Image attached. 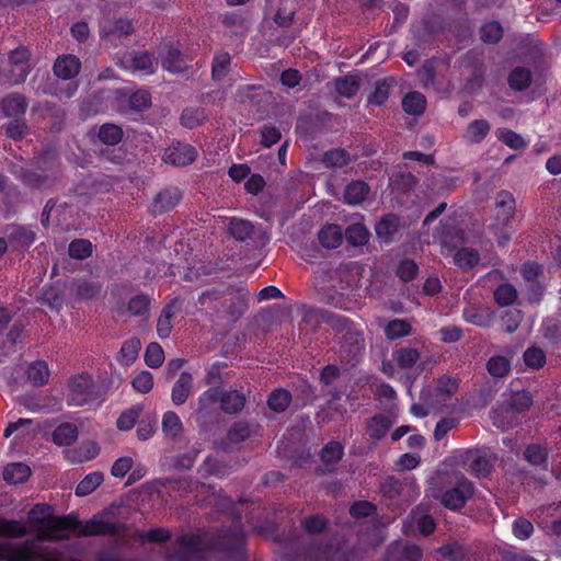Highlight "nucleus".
Listing matches in <instances>:
<instances>
[{
  "mask_svg": "<svg viewBox=\"0 0 561 561\" xmlns=\"http://www.w3.org/2000/svg\"><path fill=\"white\" fill-rule=\"evenodd\" d=\"M319 316L321 321L340 336L337 356L342 367L345 369L356 367L365 352V337L359 324L329 310L319 311Z\"/></svg>",
  "mask_w": 561,
  "mask_h": 561,
  "instance_id": "nucleus-1",
  "label": "nucleus"
},
{
  "mask_svg": "<svg viewBox=\"0 0 561 561\" xmlns=\"http://www.w3.org/2000/svg\"><path fill=\"white\" fill-rule=\"evenodd\" d=\"M27 522L37 528L36 540L57 542L68 539L61 535L67 529H76L79 518L76 514L55 515V508L48 503H36L27 513Z\"/></svg>",
  "mask_w": 561,
  "mask_h": 561,
  "instance_id": "nucleus-2",
  "label": "nucleus"
},
{
  "mask_svg": "<svg viewBox=\"0 0 561 561\" xmlns=\"http://www.w3.org/2000/svg\"><path fill=\"white\" fill-rule=\"evenodd\" d=\"M198 304L208 306L221 317H228L231 321L240 319L248 308V297L245 294H238L231 298H225L217 288L203 291L198 297Z\"/></svg>",
  "mask_w": 561,
  "mask_h": 561,
  "instance_id": "nucleus-3",
  "label": "nucleus"
},
{
  "mask_svg": "<svg viewBox=\"0 0 561 561\" xmlns=\"http://www.w3.org/2000/svg\"><path fill=\"white\" fill-rule=\"evenodd\" d=\"M36 539L19 542H0V560L4 561H51Z\"/></svg>",
  "mask_w": 561,
  "mask_h": 561,
  "instance_id": "nucleus-4",
  "label": "nucleus"
},
{
  "mask_svg": "<svg viewBox=\"0 0 561 561\" xmlns=\"http://www.w3.org/2000/svg\"><path fill=\"white\" fill-rule=\"evenodd\" d=\"M69 394L68 404L73 407H83L102 402L101 388L89 374H80L72 377L68 383Z\"/></svg>",
  "mask_w": 561,
  "mask_h": 561,
  "instance_id": "nucleus-5",
  "label": "nucleus"
},
{
  "mask_svg": "<svg viewBox=\"0 0 561 561\" xmlns=\"http://www.w3.org/2000/svg\"><path fill=\"white\" fill-rule=\"evenodd\" d=\"M302 557L308 561H350L351 556L345 542L335 543L330 540H312L302 549Z\"/></svg>",
  "mask_w": 561,
  "mask_h": 561,
  "instance_id": "nucleus-6",
  "label": "nucleus"
},
{
  "mask_svg": "<svg viewBox=\"0 0 561 561\" xmlns=\"http://www.w3.org/2000/svg\"><path fill=\"white\" fill-rule=\"evenodd\" d=\"M244 545V534L240 527H222L206 541V549L217 552H237Z\"/></svg>",
  "mask_w": 561,
  "mask_h": 561,
  "instance_id": "nucleus-7",
  "label": "nucleus"
},
{
  "mask_svg": "<svg viewBox=\"0 0 561 561\" xmlns=\"http://www.w3.org/2000/svg\"><path fill=\"white\" fill-rule=\"evenodd\" d=\"M31 53L25 46H19L10 51L8 59L7 77L13 84H21L25 81L31 71Z\"/></svg>",
  "mask_w": 561,
  "mask_h": 561,
  "instance_id": "nucleus-8",
  "label": "nucleus"
},
{
  "mask_svg": "<svg viewBox=\"0 0 561 561\" xmlns=\"http://www.w3.org/2000/svg\"><path fill=\"white\" fill-rule=\"evenodd\" d=\"M198 157L197 149L187 142L172 141L162 154V160L170 165L182 168L191 165Z\"/></svg>",
  "mask_w": 561,
  "mask_h": 561,
  "instance_id": "nucleus-9",
  "label": "nucleus"
},
{
  "mask_svg": "<svg viewBox=\"0 0 561 561\" xmlns=\"http://www.w3.org/2000/svg\"><path fill=\"white\" fill-rule=\"evenodd\" d=\"M474 493V485L467 478H461L457 483L446 490L440 497V503L451 510L460 511Z\"/></svg>",
  "mask_w": 561,
  "mask_h": 561,
  "instance_id": "nucleus-10",
  "label": "nucleus"
},
{
  "mask_svg": "<svg viewBox=\"0 0 561 561\" xmlns=\"http://www.w3.org/2000/svg\"><path fill=\"white\" fill-rule=\"evenodd\" d=\"M77 534L80 537H89V536H115L119 531V527L117 523L104 520L96 516H93L84 524L79 519V525L76 529H68Z\"/></svg>",
  "mask_w": 561,
  "mask_h": 561,
  "instance_id": "nucleus-11",
  "label": "nucleus"
},
{
  "mask_svg": "<svg viewBox=\"0 0 561 561\" xmlns=\"http://www.w3.org/2000/svg\"><path fill=\"white\" fill-rule=\"evenodd\" d=\"M182 191L176 186H168L161 190L154 197L150 206L153 216L162 215L173 210L182 201Z\"/></svg>",
  "mask_w": 561,
  "mask_h": 561,
  "instance_id": "nucleus-12",
  "label": "nucleus"
},
{
  "mask_svg": "<svg viewBox=\"0 0 561 561\" xmlns=\"http://www.w3.org/2000/svg\"><path fill=\"white\" fill-rule=\"evenodd\" d=\"M4 234L8 247L13 250H26L36 239V233L31 227L15 224L8 226Z\"/></svg>",
  "mask_w": 561,
  "mask_h": 561,
  "instance_id": "nucleus-13",
  "label": "nucleus"
},
{
  "mask_svg": "<svg viewBox=\"0 0 561 561\" xmlns=\"http://www.w3.org/2000/svg\"><path fill=\"white\" fill-rule=\"evenodd\" d=\"M28 102L24 94L11 92L0 100V113L5 118H25Z\"/></svg>",
  "mask_w": 561,
  "mask_h": 561,
  "instance_id": "nucleus-14",
  "label": "nucleus"
},
{
  "mask_svg": "<svg viewBox=\"0 0 561 561\" xmlns=\"http://www.w3.org/2000/svg\"><path fill=\"white\" fill-rule=\"evenodd\" d=\"M151 297L146 293H138L130 297L127 304H116L114 310L119 316L146 317L151 306Z\"/></svg>",
  "mask_w": 561,
  "mask_h": 561,
  "instance_id": "nucleus-15",
  "label": "nucleus"
},
{
  "mask_svg": "<svg viewBox=\"0 0 561 561\" xmlns=\"http://www.w3.org/2000/svg\"><path fill=\"white\" fill-rule=\"evenodd\" d=\"M515 198L508 191H500L495 198L494 226L506 228L515 214Z\"/></svg>",
  "mask_w": 561,
  "mask_h": 561,
  "instance_id": "nucleus-16",
  "label": "nucleus"
},
{
  "mask_svg": "<svg viewBox=\"0 0 561 561\" xmlns=\"http://www.w3.org/2000/svg\"><path fill=\"white\" fill-rule=\"evenodd\" d=\"M134 30V23L130 19L107 20L100 25V36L102 39L113 42L130 35Z\"/></svg>",
  "mask_w": 561,
  "mask_h": 561,
  "instance_id": "nucleus-17",
  "label": "nucleus"
},
{
  "mask_svg": "<svg viewBox=\"0 0 561 561\" xmlns=\"http://www.w3.org/2000/svg\"><path fill=\"white\" fill-rule=\"evenodd\" d=\"M182 299L175 297L162 308L157 321V334L160 339H168L173 328V318L182 308Z\"/></svg>",
  "mask_w": 561,
  "mask_h": 561,
  "instance_id": "nucleus-18",
  "label": "nucleus"
},
{
  "mask_svg": "<svg viewBox=\"0 0 561 561\" xmlns=\"http://www.w3.org/2000/svg\"><path fill=\"white\" fill-rule=\"evenodd\" d=\"M401 228V220L397 214L383 215L375 225V232L380 242L390 244Z\"/></svg>",
  "mask_w": 561,
  "mask_h": 561,
  "instance_id": "nucleus-19",
  "label": "nucleus"
},
{
  "mask_svg": "<svg viewBox=\"0 0 561 561\" xmlns=\"http://www.w3.org/2000/svg\"><path fill=\"white\" fill-rule=\"evenodd\" d=\"M81 69V61L75 55L59 56L53 67L54 75L61 80H71L76 78Z\"/></svg>",
  "mask_w": 561,
  "mask_h": 561,
  "instance_id": "nucleus-20",
  "label": "nucleus"
},
{
  "mask_svg": "<svg viewBox=\"0 0 561 561\" xmlns=\"http://www.w3.org/2000/svg\"><path fill=\"white\" fill-rule=\"evenodd\" d=\"M423 557L422 549L416 545L399 543L390 545L386 551L385 561H421Z\"/></svg>",
  "mask_w": 561,
  "mask_h": 561,
  "instance_id": "nucleus-21",
  "label": "nucleus"
},
{
  "mask_svg": "<svg viewBox=\"0 0 561 561\" xmlns=\"http://www.w3.org/2000/svg\"><path fill=\"white\" fill-rule=\"evenodd\" d=\"M162 68L172 73L184 71L186 62L181 49L173 45L167 44L161 60Z\"/></svg>",
  "mask_w": 561,
  "mask_h": 561,
  "instance_id": "nucleus-22",
  "label": "nucleus"
},
{
  "mask_svg": "<svg viewBox=\"0 0 561 561\" xmlns=\"http://www.w3.org/2000/svg\"><path fill=\"white\" fill-rule=\"evenodd\" d=\"M370 193L369 185L362 180L351 181L344 188L343 202L347 205L362 204Z\"/></svg>",
  "mask_w": 561,
  "mask_h": 561,
  "instance_id": "nucleus-23",
  "label": "nucleus"
},
{
  "mask_svg": "<svg viewBox=\"0 0 561 561\" xmlns=\"http://www.w3.org/2000/svg\"><path fill=\"white\" fill-rule=\"evenodd\" d=\"M392 425L393 422L389 416L378 413L367 421L366 432L374 442H379L387 435Z\"/></svg>",
  "mask_w": 561,
  "mask_h": 561,
  "instance_id": "nucleus-24",
  "label": "nucleus"
},
{
  "mask_svg": "<svg viewBox=\"0 0 561 561\" xmlns=\"http://www.w3.org/2000/svg\"><path fill=\"white\" fill-rule=\"evenodd\" d=\"M227 232L234 240L247 242L253 239L255 230L250 220L232 217L229 220Z\"/></svg>",
  "mask_w": 561,
  "mask_h": 561,
  "instance_id": "nucleus-25",
  "label": "nucleus"
},
{
  "mask_svg": "<svg viewBox=\"0 0 561 561\" xmlns=\"http://www.w3.org/2000/svg\"><path fill=\"white\" fill-rule=\"evenodd\" d=\"M197 471L204 479L210 477L224 479L231 472V467L222 460L208 456L198 467Z\"/></svg>",
  "mask_w": 561,
  "mask_h": 561,
  "instance_id": "nucleus-26",
  "label": "nucleus"
},
{
  "mask_svg": "<svg viewBox=\"0 0 561 561\" xmlns=\"http://www.w3.org/2000/svg\"><path fill=\"white\" fill-rule=\"evenodd\" d=\"M245 402V394L242 391L222 390L220 409L226 414H238L243 410Z\"/></svg>",
  "mask_w": 561,
  "mask_h": 561,
  "instance_id": "nucleus-27",
  "label": "nucleus"
},
{
  "mask_svg": "<svg viewBox=\"0 0 561 561\" xmlns=\"http://www.w3.org/2000/svg\"><path fill=\"white\" fill-rule=\"evenodd\" d=\"M193 388V376L187 373H181L179 379L175 381L171 392V400L174 405H182L188 399Z\"/></svg>",
  "mask_w": 561,
  "mask_h": 561,
  "instance_id": "nucleus-28",
  "label": "nucleus"
},
{
  "mask_svg": "<svg viewBox=\"0 0 561 561\" xmlns=\"http://www.w3.org/2000/svg\"><path fill=\"white\" fill-rule=\"evenodd\" d=\"M123 62L134 71H142L147 75L153 72L154 59L149 51H133Z\"/></svg>",
  "mask_w": 561,
  "mask_h": 561,
  "instance_id": "nucleus-29",
  "label": "nucleus"
},
{
  "mask_svg": "<svg viewBox=\"0 0 561 561\" xmlns=\"http://www.w3.org/2000/svg\"><path fill=\"white\" fill-rule=\"evenodd\" d=\"M333 83L336 93L345 99H353L360 88V79L356 75L336 77Z\"/></svg>",
  "mask_w": 561,
  "mask_h": 561,
  "instance_id": "nucleus-30",
  "label": "nucleus"
},
{
  "mask_svg": "<svg viewBox=\"0 0 561 561\" xmlns=\"http://www.w3.org/2000/svg\"><path fill=\"white\" fill-rule=\"evenodd\" d=\"M79 431L73 423H61L59 424L51 434L53 442L58 446H70L77 440Z\"/></svg>",
  "mask_w": 561,
  "mask_h": 561,
  "instance_id": "nucleus-31",
  "label": "nucleus"
},
{
  "mask_svg": "<svg viewBox=\"0 0 561 561\" xmlns=\"http://www.w3.org/2000/svg\"><path fill=\"white\" fill-rule=\"evenodd\" d=\"M344 456V446L342 443L336 440H331L325 444L319 453L320 460L327 466L328 470L330 466L334 468V466L343 458Z\"/></svg>",
  "mask_w": 561,
  "mask_h": 561,
  "instance_id": "nucleus-32",
  "label": "nucleus"
},
{
  "mask_svg": "<svg viewBox=\"0 0 561 561\" xmlns=\"http://www.w3.org/2000/svg\"><path fill=\"white\" fill-rule=\"evenodd\" d=\"M387 340L396 341L412 334V324L407 319H392L383 328Z\"/></svg>",
  "mask_w": 561,
  "mask_h": 561,
  "instance_id": "nucleus-33",
  "label": "nucleus"
},
{
  "mask_svg": "<svg viewBox=\"0 0 561 561\" xmlns=\"http://www.w3.org/2000/svg\"><path fill=\"white\" fill-rule=\"evenodd\" d=\"M524 459L534 467L547 469L548 449L541 444H529L524 450Z\"/></svg>",
  "mask_w": 561,
  "mask_h": 561,
  "instance_id": "nucleus-34",
  "label": "nucleus"
},
{
  "mask_svg": "<svg viewBox=\"0 0 561 561\" xmlns=\"http://www.w3.org/2000/svg\"><path fill=\"white\" fill-rule=\"evenodd\" d=\"M3 480L11 484L25 482L31 476V469L22 462L9 463L3 469Z\"/></svg>",
  "mask_w": 561,
  "mask_h": 561,
  "instance_id": "nucleus-35",
  "label": "nucleus"
},
{
  "mask_svg": "<svg viewBox=\"0 0 561 561\" xmlns=\"http://www.w3.org/2000/svg\"><path fill=\"white\" fill-rule=\"evenodd\" d=\"M291 400L293 396L289 390L276 388L268 394L267 407L276 413H283L289 408Z\"/></svg>",
  "mask_w": 561,
  "mask_h": 561,
  "instance_id": "nucleus-36",
  "label": "nucleus"
},
{
  "mask_svg": "<svg viewBox=\"0 0 561 561\" xmlns=\"http://www.w3.org/2000/svg\"><path fill=\"white\" fill-rule=\"evenodd\" d=\"M508 85L514 91H525L533 82V75L525 67H515L508 75Z\"/></svg>",
  "mask_w": 561,
  "mask_h": 561,
  "instance_id": "nucleus-37",
  "label": "nucleus"
},
{
  "mask_svg": "<svg viewBox=\"0 0 561 561\" xmlns=\"http://www.w3.org/2000/svg\"><path fill=\"white\" fill-rule=\"evenodd\" d=\"M102 290L100 282L81 280L72 285V293L77 300L87 301L95 298Z\"/></svg>",
  "mask_w": 561,
  "mask_h": 561,
  "instance_id": "nucleus-38",
  "label": "nucleus"
},
{
  "mask_svg": "<svg viewBox=\"0 0 561 561\" xmlns=\"http://www.w3.org/2000/svg\"><path fill=\"white\" fill-rule=\"evenodd\" d=\"M96 136L100 142L106 146H115L122 141L124 131L122 127L116 124L105 123L99 127Z\"/></svg>",
  "mask_w": 561,
  "mask_h": 561,
  "instance_id": "nucleus-39",
  "label": "nucleus"
},
{
  "mask_svg": "<svg viewBox=\"0 0 561 561\" xmlns=\"http://www.w3.org/2000/svg\"><path fill=\"white\" fill-rule=\"evenodd\" d=\"M141 348L140 340L137 337H130L126 340L118 352L117 360L123 366H130L137 358L138 353Z\"/></svg>",
  "mask_w": 561,
  "mask_h": 561,
  "instance_id": "nucleus-40",
  "label": "nucleus"
},
{
  "mask_svg": "<svg viewBox=\"0 0 561 561\" xmlns=\"http://www.w3.org/2000/svg\"><path fill=\"white\" fill-rule=\"evenodd\" d=\"M402 108L407 114L421 115L426 110V99L417 91H411L402 99Z\"/></svg>",
  "mask_w": 561,
  "mask_h": 561,
  "instance_id": "nucleus-41",
  "label": "nucleus"
},
{
  "mask_svg": "<svg viewBox=\"0 0 561 561\" xmlns=\"http://www.w3.org/2000/svg\"><path fill=\"white\" fill-rule=\"evenodd\" d=\"M491 125L486 119L472 121L465 133V138L471 144H480L489 135Z\"/></svg>",
  "mask_w": 561,
  "mask_h": 561,
  "instance_id": "nucleus-42",
  "label": "nucleus"
},
{
  "mask_svg": "<svg viewBox=\"0 0 561 561\" xmlns=\"http://www.w3.org/2000/svg\"><path fill=\"white\" fill-rule=\"evenodd\" d=\"M318 238L322 247L327 249H336L342 243L343 234L337 225H328L321 228Z\"/></svg>",
  "mask_w": 561,
  "mask_h": 561,
  "instance_id": "nucleus-43",
  "label": "nucleus"
},
{
  "mask_svg": "<svg viewBox=\"0 0 561 561\" xmlns=\"http://www.w3.org/2000/svg\"><path fill=\"white\" fill-rule=\"evenodd\" d=\"M421 358L420 352L410 346H403L393 352V359L401 369H411Z\"/></svg>",
  "mask_w": 561,
  "mask_h": 561,
  "instance_id": "nucleus-44",
  "label": "nucleus"
},
{
  "mask_svg": "<svg viewBox=\"0 0 561 561\" xmlns=\"http://www.w3.org/2000/svg\"><path fill=\"white\" fill-rule=\"evenodd\" d=\"M391 85L392 80L389 78L376 81L374 90L367 96L368 104L375 106L383 105L389 98Z\"/></svg>",
  "mask_w": 561,
  "mask_h": 561,
  "instance_id": "nucleus-45",
  "label": "nucleus"
},
{
  "mask_svg": "<svg viewBox=\"0 0 561 561\" xmlns=\"http://www.w3.org/2000/svg\"><path fill=\"white\" fill-rule=\"evenodd\" d=\"M222 389L219 387H213L204 391L197 401V413L206 415L213 409V407L221 400Z\"/></svg>",
  "mask_w": 561,
  "mask_h": 561,
  "instance_id": "nucleus-46",
  "label": "nucleus"
},
{
  "mask_svg": "<svg viewBox=\"0 0 561 561\" xmlns=\"http://www.w3.org/2000/svg\"><path fill=\"white\" fill-rule=\"evenodd\" d=\"M321 161L327 168H343L351 162V156L343 148H334L325 151Z\"/></svg>",
  "mask_w": 561,
  "mask_h": 561,
  "instance_id": "nucleus-47",
  "label": "nucleus"
},
{
  "mask_svg": "<svg viewBox=\"0 0 561 561\" xmlns=\"http://www.w3.org/2000/svg\"><path fill=\"white\" fill-rule=\"evenodd\" d=\"M479 252L467 247L460 248L454 255L455 264L463 271L473 268L479 263Z\"/></svg>",
  "mask_w": 561,
  "mask_h": 561,
  "instance_id": "nucleus-48",
  "label": "nucleus"
},
{
  "mask_svg": "<svg viewBox=\"0 0 561 561\" xmlns=\"http://www.w3.org/2000/svg\"><path fill=\"white\" fill-rule=\"evenodd\" d=\"M27 534L28 529L21 520L0 517V537L22 538Z\"/></svg>",
  "mask_w": 561,
  "mask_h": 561,
  "instance_id": "nucleus-49",
  "label": "nucleus"
},
{
  "mask_svg": "<svg viewBox=\"0 0 561 561\" xmlns=\"http://www.w3.org/2000/svg\"><path fill=\"white\" fill-rule=\"evenodd\" d=\"M176 542L184 549H186L191 557L201 558L202 553L208 551L206 545H202L201 536L196 534H185L178 537Z\"/></svg>",
  "mask_w": 561,
  "mask_h": 561,
  "instance_id": "nucleus-50",
  "label": "nucleus"
},
{
  "mask_svg": "<svg viewBox=\"0 0 561 561\" xmlns=\"http://www.w3.org/2000/svg\"><path fill=\"white\" fill-rule=\"evenodd\" d=\"M231 57L227 51H220L215 55L211 64V79L221 81L229 72Z\"/></svg>",
  "mask_w": 561,
  "mask_h": 561,
  "instance_id": "nucleus-51",
  "label": "nucleus"
},
{
  "mask_svg": "<svg viewBox=\"0 0 561 561\" xmlns=\"http://www.w3.org/2000/svg\"><path fill=\"white\" fill-rule=\"evenodd\" d=\"M503 27L497 21H489L480 27V39L486 44H497L503 37Z\"/></svg>",
  "mask_w": 561,
  "mask_h": 561,
  "instance_id": "nucleus-52",
  "label": "nucleus"
},
{
  "mask_svg": "<svg viewBox=\"0 0 561 561\" xmlns=\"http://www.w3.org/2000/svg\"><path fill=\"white\" fill-rule=\"evenodd\" d=\"M27 379L34 385V386H44L47 383L49 378V369L45 362L43 360H36L32 363L27 368Z\"/></svg>",
  "mask_w": 561,
  "mask_h": 561,
  "instance_id": "nucleus-53",
  "label": "nucleus"
},
{
  "mask_svg": "<svg viewBox=\"0 0 561 561\" xmlns=\"http://www.w3.org/2000/svg\"><path fill=\"white\" fill-rule=\"evenodd\" d=\"M104 480L103 473L94 471L87 474L76 486V495L87 496L91 494Z\"/></svg>",
  "mask_w": 561,
  "mask_h": 561,
  "instance_id": "nucleus-54",
  "label": "nucleus"
},
{
  "mask_svg": "<svg viewBox=\"0 0 561 561\" xmlns=\"http://www.w3.org/2000/svg\"><path fill=\"white\" fill-rule=\"evenodd\" d=\"M329 526V519L320 514H311L301 520L302 529L310 535L322 534Z\"/></svg>",
  "mask_w": 561,
  "mask_h": 561,
  "instance_id": "nucleus-55",
  "label": "nucleus"
},
{
  "mask_svg": "<svg viewBox=\"0 0 561 561\" xmlns=\"http://www.w3.org/2000/svg\"><path fill=\"white\" fill-rule=\"evenodd\" d=\"M462 318L467 323L481 328H488L491 324V316L477 307H467L462 311Z\"/></svg>",
  "mask_w": 561,
  "mask_h": 561,
  "instance_id": "nucleus-56",
  "label": "nucleus"
},
{
  "mask_svg": "<svg viewBox=\"0 0 561 561\" xmlns=\"http://www.w3.org/2000/svg\"><path fill=\"white\" fill-rule=\"evenodd\" d=\"M493 296L499 306H511L517 299V290L512 284L503 283L496 287Z\"/></svg>",
  "mask_w": 561,
  "mask_h": 561,
  "instance_id": "nucleus-57",
  "label": "nucleus"
},
{
  "mask_svg": "<svg viewBox=\"0 0 561 561\" xmlns=\"http://www.w3.org/2000/svg\"><path fill=\"white\" fill-rule=\"evenodd\" d=\"M162 431L167 436L179 437L183 432V424L180 416L173 412L168 411L162 417Z\"/></svg>",
  "mask_w": 561,
  "mask_h": 561,
  "instance_id": "nucleus-58",
  "label": "nucleus"
},
{
  "mask_svg": "<svg viewBox=\"0 0 561 561\" xmlns=\"http://www.w3.org/2000/svg\"><path fill=\"white\" fill-rule=\"evenodd\" d=\"M495 134L499 140H501L511 149L523 150L527 147V142L524 140V138L512 129L499 128Z\"/></svg>",
  "mask_w": 561,
  "mask_h": 561,
  "instance_id": "nucleus-59",
  "label": "nucleus"
},
{
  "mask_svg": "<svg viewBox=\"0 0 561 561\" xmlns=\"http://www.w3.org/2000/svg\"><path fill=\"white\" fill-rule=\"evenodd\" d=\"M523 359L527 368L537 370L545 366L547 357L540 347L530 346L524 352Z\"/></svg>",
  "mask_w": 561,
  "mask_h": 561,
  "instance_id": "nucleus-60",
  "label": "nucleus"
},
{
  "mask_svg": "<svg viewBox=\"0 0 561 561\" xmlns=\"http://www.w3.org/2000/svg\"><path fill=\"white\" fill-rule=\"evenodd\" d=\"M93 245L88 239H75L69 243V256L76 260H84L92 255Z\"/></svg>",
  "mask_w": 561,
  "mask_h": 561,
  "instance_id": "nucleus-61",
  "label": "nucleus"
},
{
  "mask_svg": "<svg viewBox=\"0 0 561 561\" xmlns=\"http://www.w3.org/2000/svg\"><path fill=\"white\" fill-rule=\"evenodd\" d=\"M368 230L362 224H353L345 230V239L354 247L364 245L368 241Z\"/></svg>",
  "mask_w": 561,
  "mask_h": 561,
  "instance_id": "nucleus-62",
  "label": "nucleus"
},
{
  "mask_svg": "<svg viewBox=\"0 0 561 561\" xmlns=\"http://www.w3.org/2000/svg\"><path fill=\"white\" fill-rule=\"evenodd\" d=\"M488 371L493 377H505L511 371V362L502 355L492 356L486 363Z\"/></svg>",
  "mask_w": 561,
  "mask_h": 561,
  "instance_id": "nucleus-63",
  "label": "nucleus"
},
{
  "mask_svg": "<svg viewBox=\"0 0 561 561\" xmlns=\"http://www.w3.org/2000/svg\"><path fill=\"white\" fill-rule=\"evenodd\" d=\"M531 405L533 396L526 390L514 392L508 401L510 410L517 413L528 411Z\"/></svg>",
  "mask_w": 561,
  "mask_h": 561,
  "instance_id": "nucleus-64",
  "label": "nucleus"
}]
</instances>
